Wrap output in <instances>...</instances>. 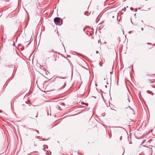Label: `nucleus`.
<instances>
[{
	"instance_id": "f03ea898",
	"label": "nucleus",
	"mask_w": 155,
	"mask_h": 155,
	"mask_svg": "<svg viewBox=\"0 0 155 155\" xmlns=\"http://www.w3.org/2000/svg\"><path fill=\"white\" fill-rule=\"evenodd\" d=\"M37 39H36V43H37V41H38L39 43L40 42V39H38V41L37 40Z\"/></svg>"
},
{
	"instance_id": "f8f14e48",
	"label": "nucleus",
	"mask_w": 155,
	"mask_h": 155,
	"mask_svg": "<svg viewBox=\"0 0 155 155\" xmlns=\"http://www.w3.org/2000/svg\"><path fill=\"white\" fill-rule=\"evenodd\" d=\"M38 117V116H37H37H36V117Z\"/></svg>"
},
{
	"instance_id": "7ed1b4c3",
	"label": "nucleus",
	"mask_w": 155,
	"mask_h": 155,
	"mask_svg": "<svg viewBox=\"0 0 155 155\" xmlns=\"http://www.w3.org/2000/svg\"><path fill=\"white\" fill-rule=\"evenodd\" d=\"M127 96H128V98L127 100H128L129 102H130V101L129 100V96H128V95H127Z\"/></svg>"
},
{
	"instance_id": "0eeeda50",
	"label": "nucleus",
	"mask_w": 155,
	"mask_h": 155,
	"mask_svg": "<svg viewBox=\"0 0 155 155\" xmlns=\"http://www.w3.org/2000/svg\"><path fill=\"white\" fill-rule=\"evenodd\" d=\"M100 40H99L98 41V42H100Z\"/></svg>"
},
{
	"instance_id": "6e6552de",
	"label": "nucleus",
	"mask_w": 155,
	"mask_h": 155,
	"mask_svg": "<svg viewBox=\"0 0 155 155\" xmlns=\"http://www.w3.org/2000/svg\"><path fill=\"white\" fill-rule=\"evenodd\" d=\"M13 45H15V44L14 43Z\"/></svg>"
},
{
	"instance_id": "39448f33",
	"label": "nucleus",
	"mask_w": 155,
	"mask_h": 155,
	"mask_svg": "<svg viewBox=\"0 0 155 155\" xmlns=\"http://www.w3.org/2000/svg\"><path fill=\"white\" fill-rule=\"evenodd\" d=\"M98 51H96V53L97 54L98 53Z\"/></svg>"
},
{
	"instance_id": "20e7f679",
	"label": "nucleus",
	"mask_w": 155,
	"mask_h": 155,
	"mask_svg": "<svg viewBox=\"0 0 155 155\" xmlns=\"http://www.w3.org/2000/svg\"><path fill=\"white\" fill-rule=\"evenodd\" d=\"M122 136H121L120 138V140H121L122 139Z\"/></svg>"
},
{
	"instance_id": "f257e3e1",
	"label": "nucleus",
	"mask_w": 155,
	"mask_h": 155,
	"mask_svg": "<svg viewBox=\"0 0 155 155\" xmlns=\"http://www.w3.org/2000/svg\"><path fill=\"white\" fill-rule=\"evenodd\" d=\"M60 19L59 18L57 17L54 18V21L57 25H60Z\"/></svg>"
},
{
	"instance_id": "9b49d317",
	"label": "nucleus",
	"mask_w": 155,
	"mask_h": 155,
	"mask_svg": "<svg viewBox=\"0 0 155 155\" xmlns=\"http://www.w3.org/2000/svg\"><path fill=\"white\" fill-rule=\"evenodd\" d=\"M17 39H16V42H17Z\"/></svg>"
},
{
	"instance_id": "9d476101",
	"label": "nucleus",
	"mask_w": 155,
	"mask_h": 155,
	"mask_svg": "<svg viewBox=\"0 0 155 155\" xmlns=\"http://www.w3.org/2000/svg\"><path fill=\"white\" fill-rule=\"evenodd\" d=\"M128 107H129V108H130V106H128Z\"/></svg>"
},
{
	"instance_id": "1a4fd4ad",
	"label": "nucleus",
	"mask_w": 155,
	"mask_h": 155,
	"mask_svg": "<svg viewBox=\"0 0 155 155\" xmlns=\"http://www.w3.org/2000/svg\"><path fill=\"white\" fill-rule=\"evenodd\" d=\"M105 87H107V85H105Z\"/></svg>"
},
{
	"instance_id": "423d86ee",
	"label": "nucleus",
	"mask_w": 155,
	"mask_h": 155,
	"mask_svg": "<svg viewBox=\"0 0 155 155\" xmlns=\"http://www.w3.org/2000/svg\"><path fill=\"white\" fill-rule=\"evenodd\" d=\"M2 112V110H0V112L1 113Z\"/></svg>"
}]
</instances>
